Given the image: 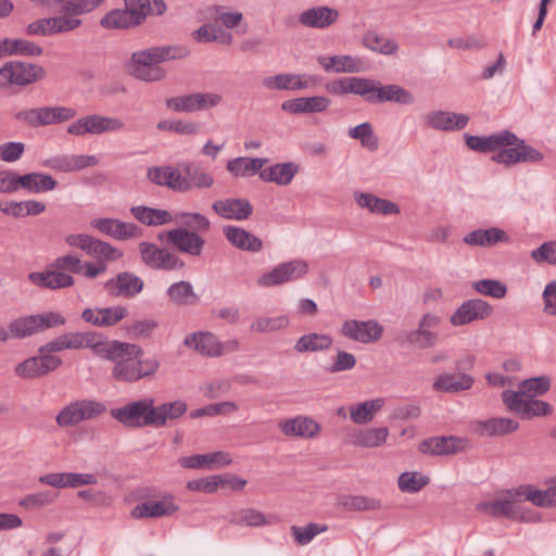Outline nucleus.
Wrapping results in <instances>:
<instances>
[{"label":"nucleus","mask_w":556,"mask_h":556,"mask_svg":"<svg viewBox=\"0 0 556 556\" xmlns=\"http://www.w3.org/2000/svg\"><path fill=\"white\" fill-rule=\"evenodd\" d=\"M135 350L123 356L110 359L114 363L112 377L118 382L132 383L141 379L152 378L160 368V362L155 357L141 358L143 350L137 344L129 343Z\"/></svg>","instance_id":"2"},{"label":"nucleus","mask_w":556,"mask_h":556,"mask_svg":"<svg viewBox=\"0 0 556 556\" xmlns=\"http://www.w3.org/2000/svg\"><path fill=\"white\" fill-rule=\"evenodd\" d=\"M341 333L351 340L366 344L378 341L382 337L383 327L374 319L366 321L349 319L342 324Z\"/></svg>","instance_id":"16"},{"label":"nucleus","mask_w":556,"mask_h":556,"mask_svg":"<svg viewBox=\"0 0 556 556\" xmlns=\"http://www.w3.org/2000/svg\"><path fill=\"white\" fill-rule=\"evenodd\" d=\"M396 341L401 346H407L416 350H427L438 343L439 334L437 332L426 331L417 327L414 330L405 331L402 336H399Z\"/></svg>","instance_id":"39"},{"label":"nucleus","mask_w":556,"mask_h":556,"mask_svg":"<svg viewBox=\"0 0 556 556\" xmlns=\"http://www.w3.org/2000/svg\"><path fill=\"white\" fill-rule=\"evenodd\" d=\"M174 220L180 224L178 228H188L198 233L207 232L211 228L210 219L201 213L180 212L175 215Z\"/></svg>","instance_id":"50"},{"label":"nucleus","mask_w":556,"mask_h":556,"mask_svg":"<svg viewBox=\"0 0 556 556\" xmlns=\"http://www.w3.org/2000/svg\"><path fill=\"white\" fill-rule=\"evenodd\" d=\"M184 344L208 357L220 356L224 352L216 336L208 331H198L186 336Z\"/></svg>","instance_id":"26"},{"label":"nucleus","mask_w":556,"mask_h":556,"mask_svg":"<svg viewBox=\"0 0 556 556\" xmlns=\"http://www.w3.org/2000/svg\"><path fill=\"white\" fill-rule=\"evenodd\" d=\"M465 141L466 146L470 150L481 153H489L494 152L500 148L511 146L517 141V136L509 130H503L489 137H480L466 134Z\"/></svg>","instance_id":"21"},{"label":"nucleus","mask_w":556,"mask_h":556,"mask_svg":"<svg viewBox=\"0 0 556 556\" xmlns=\"http://www.w3.org/2000/svg\"><path fill=\"white\" fill-rule=\"evenodd\" d=\"M231 463L230 455L225 452H213L207 454H195L179 458V464L189 469L214 470Z\"/></svg>","instance_id":"28"},{"label":"nucleus","mask_w":556,"mask_h":556,"mask_svg":"<svg viewBox=\"0 0 556 556\" xmlns=\"http://www.w3.org/2000/svg\"><path fill=\"white\" fill-rule=\"evenodd\" d=\"M383 404L382 399H376L352 406L350 408L351 419L357 425L369 422L375 414L382 408Z\"/></svg>","instance_id":"51"},{"label":"nucleus","mask_w":556,"mask_h":556,"mask_svg":"<svg viewBox=\"0 0 556 556\" xmlns=\"http://www.w3.org/2000/svg\"><path fill=\"white\" fill-rule=\"evenodd\" d=\"M467 443L466 439L454 435L431 437L419 443L418 451L431 456L454 455L465 451Z\"/></svg>","instance_id":"18"},{"label":"nucleus","mask_w":556,"mask_h":556,"mask_svg":"<svg viewBox=\"0 0 556 556\" xmlns=\"http://www.w3.org/2000/svg\"><path fill=\"white\" fill-rule=\"evenodd\" d=\"M97 314L100 315L101 328H106L115 326L124 319L128 315V309L122 305L100 307Z\"/></svg>","instance_id":"64"},{"label":"nucleus","mask_w":556,"mask_h":556,"mask_svg":"<svg viewBox=\"0 0 556 556\" xmlns=\"http://www.w3.org/2000/svg\"><path fill=\"white\" fill-rule=\"evenodd\" d=\"M77 115L71 106H40L20 110L14 119L31 128L61 124L73 119Z\"/></svg>","instance_id":"4"},{"label":"nucleus","mask_w":556,"mask_h":556,"mask_svg":"<svg viewBox=\"0 0 556 556\" xmlns=\"http://www.w3.org/2000/svg\"><path fill=\"white\" fill-rule=\"evenodd\" d=\"M268 162L266 157L239 156L227 162L226 168L235 177H250L260 174L263 166Z\"/></svg>","instance_id":"42"},{"label":"nucleus","mask_w":556,"mask_h":556,"mask_svg":"<svg viewBox=\"0 0 556 556\" xmlns=\"http://www.w3.org/2000/svg\"><path fill=\"white\" fill-rule=\"evenodd\" d=\"M178 510V506L174 503L173 496H164L161 501H147L136 505L130 515L132 518H161L170 516Z\"/></svg>","instance_id":"25"},{"label":"nucleus","mask_w":556,"mask_h":556,"mask_svg":"<svg viewBox=\"0 0 556 556\" xmlns=\"http://www.w3.org/2000/svg\"><path fill=\"white\" fill-rule=\"evenodd\" d=\"M492 314V306L482 299H470L463 302L451 315L450 323L454 327L465 326L476 320H483Z\"/></svg>","instance_id":"15"},{"label":"nucleus","mask_w":556,"mask_h":556,"mask_svg":"<svg viewBox=\"0 0 556 556\" xmlns=\"http://www.w3.org/2000/svg\"><path fill=\"white\" fill-rule=\"evenodd\" d=\"M130 212L138 222L147 226H162L174 222L170 212L162 208L138 205L132 206Z\"/></svg>","instance_id":"43"},{"label":"nucleus","mask_w":556,"mask_h":556,"mask_svg":"<svg viewBox=\"0 0 556 556\" xmlns=\"http://www.w3.org/2000/svg\"><path fill=\"white\" fill-rule=\"evenodd\" d=\"M190 54L186 46H157L132 52L127 64L128 73L144 83H156L166 78L167 72L161 63L185 59Z\"/></svg>","instance_id":"1"},{"label":"nucleus","mask_w":556,"mask_h":556,"mask_svg":"<svg viewBox=\"0 0 556 556\" xmlns=\"http://www.w3.org/2000/svg\"><path fill=\"white\" fill-rule=\"evenodd\" d=\"M10 336L17 339L29 337L39 332L35 315L17 318L9 324Z\"/></svg>","instance_id":"57"},{"label":"nucleus","mask_w":556,"mask_h":556,"mask_svg":"<svg viewBox=\"0 0 556 556\" xmlns=\"http://www.w3.org/2000/svg\"><path fill=\"white\" fill-rule=\"evenodd\" d=\"M17 181V191L23 190L27 193H45L58 187V181L50 174L41 172L18 173Z\"/></svg>","instance_id":"29"},{"label":"nucleus","mask_w":556,"mask_h":556,"mask_svg":"<svg viewBox=\"0 0 556 556\" xmlns=\"http://www.w3.org/2000/svg\"><path fill=\"white\" fill-rule=\"evenodd\" d=\"M349 136L361 141L362 147L369 151H376L379 148V140L374 134L370 123L364 122L349 129Z\"/></svg>","instance_id":"55"},{"label":"nucleus","mask_w":556,"mask_h":556,"mask_svg":"<svg viewBox=\"0 0 556 556\" xmlns=\"http://www.w3.org/2000/svg\"><path fill=\"white\" fill-rule=\"evenodd\" d=\"M47 72L39 64L22 61H8L0 67V77L7 84L26 87L46 78Z\"/></svg>","instance_id":"7"},{"label":"nucleus","mask_w":556,"mask_h":556,"mask_svg":"<svg viewBox=\"0 0 556 556\" xmlns=\"http://www.w3.org/2000/svg\"><path fill=\"white\" fill-rule=\"evenodd\" d=\"M332 338L324 333H308L299 338L294 350L299 353L319 352L331 348Z\"/></svg>","instance_id":"48"},{"label":"nucleus","mask_w":556,"mask_h":556,"mask_svg":"<svg viewBox=\"0 0 556 556\" xmlns=\"http://www.w3.org/2000/svg\"><path fill=\"white\" fill-rule=\"evenodd\" d=\"M511 494L516 495L517 502L525 498L539 507L555 506L554 494L553 491H551V488L546 490H539L531 484H526L513 489Z\"/></svg>","instance_id":"44"},{"label":"nucleus","mask_w":556,"mask_h":556,"mask_svg":"<svg viewBox=\"0 0 556 556\" xmlns=\"http://www.w3.org/2000/svg\"><path fill=\"white\" fill-rule=\"evenodd\" d=\"M509 237L505 230L497 227H490L488 229H476L468 232L464 237V242L472 247L489 248L497 244L498 242H508Z\"/></svg>","instance_id":"37"},{"label":"nucleus","mask_w":556,"mask_h":556,"mask_svg":"<svg viewBox=\"0 0 556 556\" xmlns=\"http://www.w3.org/2000/svg\"><path fill=\"white\" fill-rule=\"evenodd\" d=\"M179 167L182 173V178L189 186L188 191L193 188H210L214 182L213 176L193 162H184L179 164Z\"/></svg>","instance_id":"45"},{"label":"nucleus","mask_w":556,"mask_h":556,"mask_svg":"<svg viewBox=\"0 0 556 556\" xmlns=\"http://www.w3.org/2000/svg\"><path fill=\"white\" fill-rule=\"evenodd\" d=\"M430 482L429 477L418 472H403L397 480L399 489L405 493H417Z\"/></svg>","instance_id":"58"},{"label":"nucleus","mask_w":556,"mask_h":556,"mask_svg":"<svg viewBox=\"0 0 556 556\" xmlns=\"http://www.w3.org/2000/svg\"><path fill=\"white\" fill-rule=\"evenodd\" d=\"M159 328V321L153 318H144L134 321L128 326V333L135 339H149Z\"/></svg>","instance_id":"63"},{"label":"nucleus","mask_w":556,"mask_h":556,"mask_svg":"<svg viewBox=\"0 0 556 556\" xmlns=\"http://www.w3.org/2000/svg\"><path fill=\"white\" fill-rule=\"evenodd\" d=\"M475 379L467 374H442L439 375L432 388L434 391L444 393H458L471 389Z\"/></svg>","instance_id":"35"},{"label":"nucleus","mask_w":556,"mask_h":556,"mask_svg":"<svg viewBox=\"0 0 556 556\" xmlns=\"http://www.w3.org/2000/svg\"><path fill=\"white\" fill-rule=\"evenodd\" d=\"M365 81L367 91H364V100L368 103L394 102L410 105L415 102L414 94L400 85H381L380 81L369 78Z\"/></svg>","instance_id":"8"},{"label":"nucleus","mask_w":556,"mask_h":556,"mask_svg":"<svg viewBox=\"0 0 556 556\" xmlns=\"http://www.w3.org/2000/svg\"><path fill=\"white\" fill-rule=\"evenodd\" d=\"M155 400L146 396L138 401H132L126 405L111 410V416L128 428L153 427L152 422V404Z\"/></svg>","instance_id":"5"},{"label":"nucleus","mask_w":556,"mask_h":556,"mask_svg":"<svg viewBox=\"0 0 556 556\" xmlns=\"http://www.w3.org/2000/svg\"><path fill=\"white\" fill-rule=\"evenodd\" d=\"M229 522L238 526L248 527H260L269 523L264 514L253 508H244L235 511Z\"/></svg>","instance_id":"56"},{"label":"nucleus","mask_w":556,"mask_h":556,"mask_svg":"<svg viewBox=\"0 0 556 556\" xmlns=\"http://www.w3.org/2000/svg\"><path fill=\"white\" fill-rule=\"evenodd\" d=\"M83 337L84 348L91 349L97 356L104 359H115L129 352L131 353V351H139L137 348L129 345L128 342L117 340L103 342L102 336L94 331L83 332Z\"/></svg>","instance_id":"13"},{"label":"nucleus","mask_w":556,"mask_h":556,"mask_svg":"<svg viewBox=\"0 0 556 556\" xmlns=\"http://www.w3.org/2000/svg\"><path fill=\"white\" fill-rule=\"evenodd\" d=\"M278 427L288 437L314 438L320 431V426L315 420L304 416L282 419Z\"/></svg>","instance_id":"33"},{"label":"nucleus","mask_w":556,"mask_h":556,"mask_svg":"<svg viewBox=\"0 0 556 556\" xmlns=\"http://www.w3.org/2000/svg\"><path fill=\"white\" fill-rule=\"evenodd\" d=\"M519 424L510 418H491L479 422V432L488 437H501L514 432Z\"/></svg>","instance_id":"47"},{"label":"nucleus","mask_w":556,"mask_h":556,"mask_svg":"<svg viewBox=\"0 0 556 556\" xmlns=\"http://www.w3.org/2000/svg\"><path fill=\"white\" fill-rule=\"evenodd\" d=\"M160 240H166L181 254L191 257H200L204 251L206 241L195 231L188 228H174L159 235Z\"/></svg>","instance_id":"11"},{"label":"nucleus","mask_w":556,"mask_h":556,"mask_svg":"<svg viewBox=\"0 0 556 556\" xmlns=\"http://www.w3.org/2000/svg\"><path fill=\"white\" fill-rule=\"evenodd\" d=\"M317 62L328 73H358L361 71V61L351 55H321L317 58Z\"/></svg>","instance_id":"41"},{"label":"nucleus","mask_w":556,"mask_h":556,"mask_svg":"<svg viewBox=\"0 0 556 556\" xmlns=\"http://www.w3.org/2000/svg\"><path fill=\"white\" fill-rule=\"evenodd\" d=\"M511 490H507L505 492V496L503 498H498L491 502H481L477 504V510L489 515L494 518H515L516 509L515 505L517 502L516 495L511 494Z\"/></svg>","instance_id":"34"},{"label":"nucleus","mask_w":556,"mask_h":556,"mask_svg":"<svg viewBox=\"0 0 556 556\" xmlns=\"http://www.w3.org/2000/svg\"><path fill=\"white\" fill-rule=\"evenodd\" d=\"M105 405L96 400H79L63 407L55 417L59 427H73L88 419H93L104 414Z\"/></svg>","instance_id":"6"},{"label":"nucleus","mask_w":556,"mask_h":556,"mask_svg":"<svg viewBox=\"0 0 556 556\" xmlns=\"http://www.w3.org/2000/svg\"><path fill=\"white\" fill-rule=\"evenodd\" d=\"M472 288L480 294L494 299H503L507 293V287L500 280L481 279L472 283Z\"/></svg>","instance_id":"62"},{"label":"nucleus","mask_w":556,"mask_h":556,"mask_svg":"<svg viewBox=\"0 0 556 556\" xmlns=\"http://www.w3.org/2000/svg\"><path fill=\"white\" fill-rule=\"evenodd\" d=\"M366 78L363 77H342L333 81L326 84V90L336 96H342L345 93H353L364 98V91L366 86Z\"/></svg>","instance_id":"46"},{"label":"nucleus","mask_w":556,"mask_h":556,"mask_svg":"<svg viewBox=\"0 0 556 556\" xmlns=\"http://www.w3.org/2000/svg\"><path fill=\"white\" fill-rule=\"evenodd\" d=\"M308 273V264L303 260H292L281 263L257 279V285L264 288L280 286L302 279Z\"/></svg>","instance_id":"12"},{"label":"nucleus","mask_w":556,"mask_h":556,"mask_svg":"<svg viewBox=\"0 0 556 556\" xmlns=\"http://www.w3.org/2000/svg\"><path fill=\"white\" fill-rule=\"evenodd\" d=\"M28 279L37 287L51 290L70 288L75 283L72 275L52 267L45 271L30 273Z\"/></svg>","instance_id":"30"},{"label":"nucleus","mask_w":556,"mask_h":556,"mask_svg":"<svg viewBox=\"0 0 556 556\" xmlns=\"http://www.w3.org/2000/svg\"><path fill=\"white\" fill-rule=\"evenodd\" d=\"M330 100L323 96L301 97L282 102L281 109L290 114H309L324 112Z\"/></svg>","instance_id":"32"},{"label":"nucleus","mask_w":556,"mask_h":556,"mask_svg":"<svg viewBox=\"0 0 556 556\" xmlns=\"http://www.w3.org/2000/svg\"><path fill=\"white\" fill-rule=\"evenodd\" d=\"M468 121L469 117L466 114L446 111H433L425 116V122L428 127L442 131L464 129Z\"/></svg>","instance_id":"23"},{"label":"nucleus","mask_w":556,"mask_h":556,"mask_svg":"<svg viewBox=\"0 0 556 556\" xmlns=\"http://www.w3.org/2000/svg\"><path fill=\"white\" fill-rule=\"evenodd\" d=\"M551 388V379L547 376H540L523 380L519 386V393L525 396L534 397L543 395Z\"/></svg>","instance_id":"60"},{"label":"nucleus","mask_w":556,"mask_h":556,"mask_svg":"<svg viewBox=\"0 0 556 556\" xmlns=\"http://www.w3.org/2000/svg\"><path fill=\"white\" fill-rule=\"evenodd\" d=\"M125 9H116L106 13L100 21L104 29H128L142 24L148 15L146 10L151 0H124Z\"/></svg>","instance_id":"3"},{"label":"nucleus","mask_w":556,"mask_h":556,"mask_svg":"<svg viewBox=\"0 0 556 556\" xmlns=\"http://www.w3.org/2000/svg\"><path fill=\"white\" fill-rule=\"evenodd\" d=\"M166 294L178 306L194 304L198 301V295L194 293L191 282L185 280L172 283Z\"/></svg>","instance_id":"49"},{"label":"nucleus","mask_w":556,"mask_h":556,"mask_svg":"<svg viewBox=\"0 0 556 556\" xmlns=\"http://www.w3.org/2000/svg\"><path fill=\"white\" fill-rule=\"evenodd\" d=\"M223 235L231 245L239 250L260 252L263 249L262 240L241 227L232 225L224 226Z\"/></svg>","instance_id":"31"},{"label":"nucleus","mask_w":556,"mask_h":556,"mask_svg":"<svg viewBox=\"0 0 556 556\" xmlns=\"http://www.w3.org/2000/svg\"><path fill=\"white\" fill-rule=\"evenodd\" d=\"M147 178L154 185L167 187L173 191L188 192V184L179 168L173 166H153L147 170Z\"/></svg>","instance_id":"20"},{"label":"nucleus","mask_w":556,"mask_h":556,"mask_svg":"<svg viewBox=\"0 0 556 556\" xmlns=\"http://www.w3.org/2000/svg\"><path fill=\"white\" fill-rule=\"evenodd\" d=\"M62 365L59 356H46L41 353L17 364L14 368L16 376L24 379H37L56 370Z\"/></svg>","instance_id":"14"},{"label":"nucleus","mask_w":556,"mask_h":556,"mask_svg":"<svg viewBox=\"0 0 556 556\" xmlns=\"http://www.w3.org/2000/svg\"><path fill=\"white\" fill-rule=\"evenodd\" d=\"M187 403L182 400L165 402L157 406L152 404L151 420L153 422V428L164 427L168 421L178 419L187 412Z\"/></svg>","instance_id":"36"},{"label":"nucleus","mask_w":556,"mask_h":556,"mask_svg":"<svg viewBox=\"0 0 556 556\" xmlns=\"http://www.w3.org/2000/svg\"><path fill=\"white\" fill-rule=\"evenodd\" d=\"M291 534L299 545L308 544L317 534L323 533L327 530V526L309 522L304 527L292 526Z\"/></svg>","instance_id":"61"},{"label":"nucleus","mask_w":556,"mask_h":556,"mask_svg":"<svg viewBox=\"0 0 556 556\" xmlns=\"http://www.w3.org/2000/svg\"><path fill=\"white\" fill-rule=\"evenodd\" d=\"M299 166L293 162L277 163L260 172V179L265 182H275L278 186L289 185L296 175Z\"/></svg>","instance_id":"38"},{"label":"nucleus","mask_w":556,"mask_h":556,"mask_svg":"<svg viewBox=\"0 0 556 556\" xmlns=\"http://www.w3.org/2000/svg\"><path fill=\"white\" fill-rule=\"evenodd\" d=\"M533 397L525 396L523 394L506 390L503 392V402L505 405L516 414L520 415L523 419L530 418L531 413V402Z\"/></svg>","instance_id":"52"},{"label":"nucleus","mask_w":556,"mask_h":556,"mask_svg":"<svg viewBox=\"0 0 556 556\" xmlns=\"http://www.w3.org/2000/svg\"><path fill=\"white\" fill-rule=\"evenodd\" d=\"M143 280L130 271L118 273L104 283V290L109 295L125 299H134L143 290Z\"/></svg>","instance_id":"17"},{"label":"nucleus","mask_w":556,"mask_h":556,"mask_svg":"<svg viewBox=\"0 0 556 556\" xmlns=\"http://www.w3.org/2000/svg\"><path fill=\"white\" fill-rule=\"evenodd\" d=\"M212 210L222 218L231 220H245L253 213L250 201L240 198L217 200L212 204Z\"/></svg>","instance_id":"22"},{"label":"nucleus","mask_w":556,"mask_h":556,"mask_svg":"<svg viewBox=\"0 0 556 556\" xmlns=\"http://www.w3.org/2000/svg\"><path fill=\"white\" fill-rule=\"evenodd\" d=\"M341 505L348 510H376L381 507L379 500L364 495H350L341 498Z\"/></svg>","instance_id":"59"},{"label":"nucleus","mask_w":556,"mask_h":556,"mask_svg":"<svg viewBox=\"0 0 556 556\" xmlns=\"http://www.w3.org/2000/svg\"><path fill=\"white\" fill-rule=\"evenodd\" d=\"M339 18L337 9L319 5L304 10L299 15V23L305 27L324 29L333 25Z\"/></svg>","instance_id":"24"},{"label":"nucleus","mask_w":556,"mask_h":556,"mask_svg":"<svg viewBox=\"0 0 556 556\" xmlns=\"http://www.w3.org/2000/svg\"><path fill=\"white\" fill-rule=\"evenodd\" d=\"M125 124L119 118L90 114L68 125L67 132L73 136L83 137L87 134L102 135L104 132H116L123 130Z\"/></svg>","instance_id":"10"},{"label":"nucleus","mask_w":556,"mask_h":556,"mask_svg":"<svg viewBox=\"0 0 556 556\" xmlns=\"http://www.w3.org/2000/svg\"><path fill=\"white\" fill-rule=\"evenodd\" d=\"M90 225L101 233L121 241L138 238L142 235L138 225L115 218H96L91 220Z\"/></svg>","instance_id":"19"},{"label":"nucleus","mask_w":556,"mask_h":556,"mask_svg":"<svg viewBox=\"0 0 556 556\" xmlns=\"http://www.w3.org/2000/svg\"><path fill=\"white\" fill-rule=\"evenodd\" d=\"M363 43L366 48L386 55L395 54L399 50L395 41L375 31L366 33L363 37Z\"/></svg>","instance_id":"53"},{"label":"nucleus","mask_w":556,"mask_h":556,"mask_svg":"<svg viewBox=\"0 0 556 556\" xmlns=\"http://www.w3.org/2000/svg\"><path fill=\"white\" fill-rule=\"evenodd\" d=\"M42 48L25 38L0 39V59L9 56L35 58L42 54Z\"/></svg>","instance_id":"27"},{"label":"nucleus","mask_w":556,"mask_h":556,"mask_svg":"<svg viewBox=\"0 0 556 556\" xmlns=\"http://www.w3.org/2000/svg\"><path fill=\"white\" fill-rule=\"evenodd\" d=\"M355 202L363 208H367L370 213L391 215L400 213L397 204L394 202L376 197L372 193L355 192Z\"/></svg>","instance_id":"40"},{"label":"nucleus","mask_w":556,"mask_h":556,"mask_svg":"<svg viewBox=\"0 0 556 556\" xmlns=\"http://www.w3.org/2000/svg\"><path fill=\"white\" fill-rule=\"evenodd\" d=\"M139 252L142 263L154 270H180L186 266L185 261L174 252L148 241L139 243Z\"/></svg>","instance_id":"9"},{"label":"nucleus","mask_w":556,"mask_h":556,"mask_svg":"<svg viewBox=\"0 0 556 556\" xmlns=\"http://www.w3.org/2000/svg\"><path fill=\"white\" fill-rule=\"evenodd\" d=\"M388 435L387 427L364 429L355 435V443L364 447H377L386 442Z\"/></svg>","instance_id":"54"}]
</instances>
